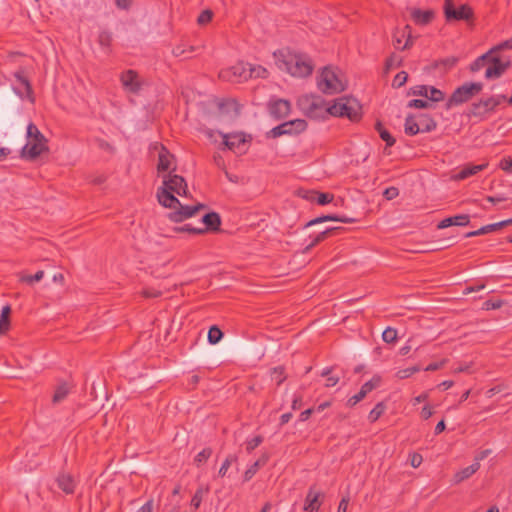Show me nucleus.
I'll return each instance as SVG.
<instances>
[{"label":"nucleus","mask_w":512,"mask_h":512,"mask_svg":"<svg viewBox=\"0 0 512 512\" xmlns=\"http://www.w3.org/2000/svg\"><path fill=\"white\" fill-rule=\"evenodd\" d=\"M273 55L278 68L292 76L307 77L313 72L314 65L307 55L293 53L284 49L274 52Z\"/></svg>","instance_id":"1"},{"label":"nucleus","mask_w":512,"mask_h":512,"mask_svg":"<svg viewBox=\"0 0 512 512\" xmlns=\"http://www.w3.org/2000/svg\"><path fill=\"white\" fill-rule=\"evenodd\" d=\"M27 143L21 149V157L30 161L35 160L43 152L48 151L47 139L34 123L27 127Z\"/></svg>","instance_id":"2"},{"label":"nucleus","mask_w":512,"mask_h":512,"mask_svg":"<svg viewBox=\"0 0 512 512\" xmlns=\"http://www.w3.org/2000/svg\"><path fill=\"white\" fill-rule=\"evenodd\" d=\"M330 115L347 117L351 121H358L361 118V105L355 98L341 97L330 106Z\"/></svg>","instance_id":"3"},{"label":"nucleus","mask_w":512,"mask_h":512,"mask_svg":"<svg viewBox=\"0 0 512 512\" xmlns=\"http://www.w3.org/2000/svg\"><path fill=\"white\" fill-rule=\"evenodd\" d=\"M299 106L304 114L311 119H325L330 115V106L319 96H304L299 100Z\"/></svg>","instance_id":"4"},{"label":"nucleus","mask_w":512,"mask_h":512,"mask_svg":"<svg viewBox=\"0 0 512 512\" xmlns=\"http://www.w3.org/2000/svg\"><path fill=\"white\" fill-rule=\"evenodd\" d=\"M483 84L481 82H466L457 87L446 102V109L463 104L475 95L481 92Z\"/></svg>","instance_id":"5"},{"label":"nucleus","mask_w":512,"mask_h":512,"mask_svg":"<svg viewBox=\"0 0 512 512\" xmlns=\"http://www.w3.org/2000/svg\"><path fill=\"white\" fill-rule=\"evenodd\" d=\"M317 86L324 94L332 95L345 90V85L329 67H324L318 77Z\"/></svg>","instance_id":"6"},{"label":"nucleus","mask_w":512,"mask_h":512,"mask_svg":"<svg viewBox=\"0 0 512 512\" xmlns=\"http://www.w3.org/2000/svg\"><path fill=\"white\" fill-rule=\"evenodd\" d=\"M510 66V57L492 52L489 59H487L485 77L489 80L500 78Z\"/></svg>","instance_id":"7"},{"label":"nucleus","mask_w":512,"mask_h":512,"mask_svg":"<svg viewBox=\"0 0 512 512\" xmlns=\"http://www.w3.org/2000/svg\"><path fill=\"white\" fill-rule=\"evenodd\" d=\"M443 9L447 22L469 21L474 15L473 9L468 4H461L459 7H456L454 0H445Z\"/></svg>","instance_id":"8"},{"label":"nucleus","mask_w":512,"mask_h":512,"mask_svg":"<svg viewBox=\"0 0 512 512\" xmlns=\"http://www.w3.org/2000/svg\"><path fill=\"white\" fill-rule=\"evenodd\" d=\"M219 77L228 82L240 83L251 79V74L249 73V63L240 61L235 65L223 69L219 73Z\"/></svg>","instance_id":"9"},{"label":"nucleus","mask_w":512,"mask_h":512,"mask_svg":"<svg viewBox=\"0 0 512 512\" xmlns=\"http://www.w3.org/2000/svg\"><path fill=\"white\" fill-rule=\"evenodd\" d=\"M175 169L174 167L168 174L163 175L162 186H160V188H166L168 191L179 196L187 197L189 194L187 182L184 177L173 173Z\"/></svg>","instance_id":"10"},{"label":"nucleus","mask_w":512,"mask_h":512,"mask_svg":"<svg viewBox=\"0 0 512 512\" xmlns=\"http://www.w3.org/2000/svg\"><path fill=\"white\" fill-rule=\"evenodd\" d=\"M307 127V123L302 119H295L292 121L284 122L274 128L268 133V137L277 138L282 135H292L303 132Z\"/></svg>","instance_id":"11"},{"label":"nucleus","mask_w":512,"mask_h":512,"mask_svg":"<svg viewBox=\"0 0 512 512\" xmlns=\"http://www.w3.org/2000/svg\"><path fill=\"white\" fill-rule=\"evenodd\" d=\"M204 208L205 205L201 203L194 206L183 205L180 203V205H178L173 211L168 213V218L172 222L180 223L188 218L193 217L200 209Z\"/></svg>","instance_id":"12"},{"label":"nucleus","mask_w":512,"mask_h":512,"mask_svg":"<svg viewBox=\"0 0 512 512\" xmlns=\"http://www.w3.org/2000/svg\"><path fill=\"white\" fill-rule=\"evenodd\" d=\"M14 78L18 83H20L24 87V92L19 90L18 88L14 87V92L21 98V99H27L32 104L35 102V96L33 92V88L31 85V82L29 81L28 77L25 75V70L23 68L18 69L14 72Z\"/></svg>","instance_id":"13"},{"label":"nucleus","mask_w":512,"mask_h":512,"mask_svg":"<svg viewBox=\"0 0 512 512\" xmlns=\"http://www.w3.org/2000/svg\"><path fill=\"white\" fill-rule=\"evenodd\" d=\"M504 100H506V96L504 95L491 96L487 99H482L477 103H473L472 113L477 116L494 111L495 108Z\"/></svg>","instance_id":"14"},{"label":"nucleus","mask_w":512,"mask_h":512,"mask_svg":"<svg viewBox=\"0 0 512 512\" xmlns=\"http://www.w3.org/2000/svg\"><path fill=\"white\" fill-rule=\"evenodd\" d=\"M270 115L279 120L287 117L291 112V103L286 99L270 100L268 103Z\"/></svg>","instance_id":"15"},{"label":"nucleus","mask_w":512,"mask_h":512,"mask_svg":"<svg viewBox=\"0 0 512 512\" xmlns=\"http://www.w3.org/2000/svg\"><path fill=\"white\" fill-rule=\"evenodd\" d=\"M121 83L124 89L130 93L137 94L141 89L139 76L134 70H127L121 74Z\"/></svg>","instance_id":"16"},{"label":"nucleus","mask_w":512,"mask_h":512,"mask_svg":"<svg viewBox=\"0 0 512 512\" xmlns=\"http://www.w3.org/2000/svg\"><path fill=\"white\" fill-rule=\"evenodd\" d=\"M174 194L175 193L168 191L166 188L159 187L157 189L156 197L160 205L174 210L181 203Z\"/></svg>","instance_id":"17"},{"label":"nucleus","mask_w":512,"mask_h":512,"mask_svg":"<svg viewBox=\"0 0 512 512\" xmlns=\"http://www.w3.org/2000/svg\"><path fill=\"white\" fill-rule=\"evenodd\" d=\"M201 223L205 225V227H199L204 230V234L206 232H218L220 231L221 217L217 212L212 211L202 217Z\"/></svg>","instance_id":"18"},{"label":"nucleus","mask_w":512,"mask_h":512,"mask_svg":"<svg viewBox=\"0 0 512 512\" xmlns=\"http://www.w3.org/2000/svg\"><path fill=\"white\" fill-rule=\"evenodd\" d=\"M469 223L470 216L468 214H460L443 219L438 223L437 228L445 229L450 226H467Z\"/></svg>","instance_id":"19"},{"label":"nucleus","mask_w":512,"mask_h":512,"mask_svg":"<svg viewBox=\"0 0 512 512\" xmlns=\"http://www.w3.org/2000/svg\"><path fill=\"white\" fill-rule=\"evenodd\" d=\"M173 159L174 155L171 154L166 147L161 146V149L158 154L157 171L159 173L169 171L171 169Z\"/></svg>","instance_id":"20"},{"label":"nucleus","mask_w":512,"mask_h":512,"mask_svg":"<svg viewBox=\"0 0 512 512\" xmlns=\"http://www.w3.org/2000/svg\"><path fill=\"white\" fill-rule=\"evenodd\" d=\"M487 163L484 164H466L464 165L461 170L454 176L455 180H464L466 178H469L470 176H473L477 174L480 171H483L487 167Z\"/></svg>","instance_id":"21"},{"label":"nucleus","mask_w":512,"mask_h":512,"mask_svg":"<svg viewBox=\"0 0 512 512\" xmlns=\"http://www.w3.org/2000/svg\"><path fill=\"white\" fill-rule=\"evenodd\" d=\"M320 496L321 493L315 492L313 487H311L305 499L304 510L306 512H318L322 504L321 501L319 500Z\"/></svg>","instance_id":"22"},{"label":"nucleus","mask_w":512,"mask_h":512,"mask_svg":"<svg viewBox=\"0 0 512 512\" xmlns=\"http://www.w3.org/2000/svg\"><path fill=\"white\" fill-rule=\"evenodd\" d=\"M479 468H480L479 462L472 463L468 467H465V468L461 469L460 471H458L457 473H455V475L453 477V482L455 484L461 483L462 481L470 478L474 473H476L479 470Z\"/></svg>","instance_id":"23"},{"label":"nucleus","mask_w":512,"mask_h":512,"mask_svg":"<svg viewBox=\"0 0 512 512\" xmlns=\"http://www.w3.org/2000/svg\"><path fill=\"white\" fill-rule=\"evenodd\" d=\"M411 17L416 24L427 25L433 20L434 13L431 10L422 11L420 9H414L411 12Z\"/></svg>","instance_id":"24"},{"label":"nucleus","mask_w":512,"mask_h":512,"mask_svg":"<svg viewBox=\"0 0 512 512\" xmlns=\"http://www.w3.org/2000/svg\"><path fill=\"white\" fill-rule=\"evenodd\" d=\"M58 487L66 494H72L75 490V482L71 475L60 474L57 479Z\"/></svg>","instance_id":"25"},{"label":"nucleus","mask_w":512,"mask_h":512,"mask_svg":"<svg viewBox=\"0 0 512 512\" xmlns=\"http://www.w3.org/2000/svg\"><path fill=\"white\" fill-rule=\"evenodd\" d=\"M420 132H431L436 129V121L428 114L421 113L417 115Z\"/></svg>","instance_id":"26"},{"label":"nucleus","mask_w":512,"mask_h":512,"mask_svg":"<svg viewBox=\"0 0 512 512\" xmlns=\"http://www.w3.org/2000/svg\"><path fill=\"white\" fill-rule=\"evenodd\" d=\"M268 455H262L257 461H255L244 473V481H249L257 473V471L266 465L268 462Z\"/></svg>","instance_id":"27"},{"label":"nucleus","mask_w":512,"mask_h":512,"mask_svg":"<svg viewBox=\"0 0 512 512\" xmlns=\"http://www.w3.org/2000/svg\"><path fill=\"white\" fill-rule=\"evenodd\" d=\"M342 228L341 227H331V228H328L322 232H320L312 241L311 243L305 248V251H309L310 249H312L314 246H316L317 244H319L320 242L324 241L326 238H328L329 236L337 233L338 231H340Z\"/></svg>","instance_id":"28"},{"label":"nucleus","mask_w":512,"mask_h":512,"mask_svg":"<svg viewBox=\"0 0 512 512\" xmlns=\"http://www.w3.org/2000/svg\"><path fill=\"white\" fill-rule=\"evenodd\" d=\"M417 116L409 114L405 119L404 131L409 136H414L420 133Z\"/></svg>","instance_id":"29"},{"label":"nucleus","mask_w":512,"mask_h":512,"mask_svg":"<svg viewBox=\"0 0 512 512\" xmlns=\"http://www.w3.org/2000/svg\"><path fill=\"white\" fill-rule=\"evenodd\" d=\"M458 60L459 59L455 56H450L447 58L436 60L433 62L432 68H434V69L443 68L444 71H448L451 68H453L454 66H456V64L458 63Z\"/></svg>","instance_id":"30"},{"label":"nucleus","mask_w":512,"mask_h":512,"mask_svg":"<svg viewBox=\"0 0 512 512\" xmlns=\"http://www.w3.org/2000/svg\"><path fill=\"white\" fill-rule=\"evenodd\" d=\"M512 224V218L510 219H507V220H503V221H500V222H497V223H493V224H488V225H485V226H482L481 228L478 229V233L481 234V235H484V234H487V233H490V232H494V231H497L503 227H506V226H509Z\"/></svg>","instance_id":"31"},{"label":"nucleus","mask_w":512,"mask_h":512,"mask_svg":"<svg viewBox=\"0 0 512 512\" xmlns=\"http://www.w3.org/2000/svg\"><path fill=\"white\" fill-rule=\"evenodd\" d=\"M375 129L379 133L380 138L385 141L387 147H391L395 144V138L389 133L387 129L384 128L380 121L376 122Z\"/></svg>","instance_id":"32"},{"label":"nucleus","mask_w":512,"mask_h":512,"mask_svg":"<svg viewBox=\"0 0 512 512\" xmlns=\"http://www.w3.org/2000/svg\"><path fill=\"white\" fill-rule=\"evenodd\" d=\"M69 391H70V388L67 383L63 382V383L59 384L55 389V392H54V395L52 398V402L54 404L61 402L62 400H64L67 397V395L69 394Z\"/></svg>","instance_id":"33"},{"label":"nucleus","mask_w":512,"mask_h":512,"mask_svg":"<svg viewBox=\"0 0 512 512\" xmlns=\"http://www.w3.org/2000/svg\"><path fill=\"white\" fill-rule=\"evenodd\" d=\"M244 143L245 139L242 135L232 134L224 136V144L230 150H233L234 148L239 147V145Z\"/></svg>","instance_id":"34"},{"label":"nucleus","mask_w":512,"mask_h":512,"mask_svg":"<svg viewBox=\"0 0 512 512\" xmlns=\"http://www.w3.org/2000/svg\"><path fill=\"white\" fill-rule=\"evenodd\" d=\"M492 53L491 50L487 51L483 55L479 56L475 61H473L470 65V70L472 72H477L483 67L487 68V59H489L490 54Z\"/></svg>","instance_id":"35"},{"label":"nucleus","mask_w":512,"mask_h":512,"mask_svg":"<svg viewBox=\"0 0 512 512\" xmlns=\"http://www.w3.org/2000/svg\"><path fill=\"white\" fill-rule=\"evenodd\" d=\"M208 492H209V486H205V487L200 486V487L196 490V492H195L194 496H193V497H192V499H191V506H192L195 510H197V509L200 507L201 502H202V499H203V495H204V494H207Z\"/></svg>","instance_id":"36"},{"label":"nucleus","mask_w":512,"mask_h":512,"mask_svg":"<svg viewBox=\"0 0 512 512\" xmlns=\"http://www.w3.org/2000/svg\"><path fill=\"white\" fill-rule=\"evenodd\" d=\"M195 48L193 46H189L186 48L184 45H177L173 48L172 54L175 57H183V58H190L191 54L194 52Z\"/></svg>","instance_id":"37"},{"label":"nucleus","mask_w":512,"mask_h":512,"mask_svg":"<svg viewBox=\"0 0 512 512\" xmlns=\"http://www.w3.org/2000/svg\"><path fill=\"white\" fill-rule=\"evenodd\" d=\"M19 281L27 283L29 285H32L34 282H39L44 277V271L39 270L34 275H24L20 273L19 275Z\"/></svg>","instance_id":"38"},{"label":"nucleus","mask_w":512,"mask_h":512,"mask_svg":"<svg viewBox=\"0 0 512 512\" xmlns=\"http://www.w3.org/2000/svg\"><path fill=\"white\" fill-rule=\"evenodd\" d=\"M223 338V332L216 325L210 327L208 331V342L210 344H217Z\"/></svg>","instance_id":"39"},{"label":"nucleus","mask_w":512,"mask_h":512,"mask_svg":"<svg viewBox=\"0 0 512 512\" xmlns=\"http://www.w3.org/2000/svg\"><path fill=\"white\" fill-rule=\"evenodd\" d=\"M249 73L252 78H267L268 70L261 65H252L249 63Z\"/></svg>","instance_id":"40"},{"label":"nucleus","mask_w":512,"mask_h":512,"mask_svg":"<svg viewBox=\"0 0 512 512\" xmlns=\"http://www.w3.org/2000/svg\"><path fill=\"white\" fill-rule=\"evenodd\" d=\"M173 231L176 233H189L193 235H202L204 234V230H201L199 227H193L191 224H185L182 226H177L173 228Z\"/></svg>","instance_id":"41"},{"label":"nucleus","mask_w":512,"mask_h":512,"mask_svg":"<svg viewBox=\"0 0 512 512\" xmlns=\"http://www.w3.org/2000/svg\"><path fill=\"white\" fill-rule=\"evenodd\" d=\"M386 406L383 402H379L375 405V407L369 413V420L371 423L376 422L384 413Z\"/></svg>","instance_id":"42"},{"label":"nucleus","mask_w":512,"mask_h":512,"mask_svg":"<svg viewBox=\"0 0 512 512\" xmlns=\"http://www.w3.org/2000/svg\"><path fill=\"white\" fill-rule=\"evenodd\" d=\"M238 458L235 454H230L226 457V459L224 460V462L222 463L219 471H218V475L220 477H225L227 475V471L229 469V467L231 466L232 463H235L237 462Z\"/></svg>","instance_id":"43"},{"label":"nucleus","mask_w":512,"mask_h":512,"mask_svg":"<svg viewBox=\"0 0 512 512\" xmlns=\"http://www.w3.org/2000/svg\"><path fill=\"white\" fill-rule=\"evenodd\" d=\"M431 102H441L445 98L444 92L436 87H428V96L426 97Z\"/></svg>","instance_id":"44"},{"label":"nucleus","mask_w":512,"mask_h":512,"mask_svg":"<svg viewBox=\"0 0 512 512\" xmlns=\"http://www.w3.org/2000/svg\"><path fill=\"white\" fill-rule=\"evenodd\" d=\"M381 383V377L378 375H375L371 380L367 381L361 386V390L363 393L368 394L373 389L377 388Z\"/></svg>","instance_id":"45"},{"label":"nucleus","mask_w":512,"mask_h":512,"mask_svg":"<svg viewBox=\"0 0 512 512\" xmlns=\"http://www.w3.org/2000/svg\"><path fill=\"white\" fill-rule=\"evenodd\" d=\"M212 455V449L207 447L200 451L194 458L195 464L199 467L205 463Z\"/></svg>","instance_id":"46"},{"label":"nucleus","mask_w":512,"mask_h":512,"mask_svg":"<svg viewBox=\"0 0 512 512\" xmlns=\"http://www.w3.org/2000/svg\"><path fill=\"white\" fill-rule=\"evenodd\" d=\"M403 64V59L392 53L385 61V69L390 70L393 67H400Z\"/></svg>","instance_id":"47"},{"label":"nucleus","mask_w":512,"mask_h":512,"mask_svg":"<svg viewBox=\"0 0 512 512\" xmlns=\"http://www.w3.org/2000/svg\"><path fill=\"white\" fill-rule=\"evenodd\" d=\"M112 42V34L107 30H103L98 35V43L104 48H109Z\"/></svg>","instance_id":"48"},{"label":"nucleus","mask_w":512,"mask_h":512,"mask_svg":"<svg viewBox=\"0 0 512 512\" xmlns=\"http://www.w3.org/2000/svg\"><path fill=\"white\" fill-rule=\"evenodd\" d=\"M401 37H407L405 44L402 46L401 50L410 49L413 46V38L411 36V26L406 25L401 32Z\"/></svg>","instance_id":"49"},{"label":"nucleus","mask_w":512,"mask_h":512,"mask_svg":"<svg viewBox=\"0 0 512 512\" xmlns=\"http://www.w3.org/2000/svg\"><path fill=\"white\" fill-rule=\"evenodd\" d=\"M408 108L427 109L432 107V104L423 99H412L407 104Z\"/></svg>","instance_id":"50"},{"label":"nucleus","mask_w":512,"mask_h":512,"mask_svg":"<svg viewBox=\"0 0 512 512\" xmlns=\"http://www.w3.org/2000/svg\"><path fill=\"white\" fill-rule=\"evenodd\" d=\"M321 219L325 221H337L342 223H354L356 220L354 218H350L347 216H338V215H323Z\"/></svg>","instance_id":"51"},{"label":"nucleus","mask_w":512,"mask_h":512,"mask_svg":"<svg viewBox=\"0 0 512 512\" xmlns=\"http://www.w3.org/2000/svg\"><path fill=\"white\" fill-rule=\"evenodd\" d=\"M271 374L272 378L276 381L277 385L282 384L286 379L283 366L274 367L272 369Z\"/></svg>","instance_id":"52"},{"label":"nucleus","mask_w":512,"mask_h":512,"mask_svg":"<svg viewBox=\"0 0 512 512\" xmlns=\"http://www.w3.org/2000/svg\"><path fill=\"white\" fill-rule=\"evenodd\" d=\"M382 339L386 343H393L397 339V330L391 327L386 328L382 333Z\"/></svg>","instance_id":"53"},{"label":"nucleus","mask_w":512,"mask_h":512,"mask_svg":"<svg viewBox=\"0 0 512 512\" xmlns=\"http://www.w3.org/2000/svg\"><path fill=\"white\" fill-rule=\"evenodd\" d=\"M407 79H408L407 72L401 71L398 74H396V76L394 77V79L392 81V86L394 88H400L407 82Z\"/></svg>","instance_id":"54"},{"label":"nucleus","mask_w":512,"mask_h":512,"mask_svg":"<svg viewBox=\"0 0 512 512\" xmlns=\"http://www.w3.org/2000/svg\"><path fill=\"white\" fill-rule=\"evenodd\" d=\"M408 95H415V96H422L427 97L428 96V86L427 85H417L412 88H410Z\"/></svg>","instance_id":"55"},{"label":"nucleus","mask_w":512,"mask_h":512,"mask_svg":"<svg viewBox=\"0 0 512 512\" xmlns=\"http://www.w3.org/2000/svg\"><path fill=\"white\" fill-rule=\"evenodd\" d=\"M212 17H213V12L211 10L207 9L200 13V15L197 18V22L199 25H205L212 20Z\"/></svg>","instance_id":"56"},{"label":"nucleus","mask_w":512,"mask_h":512,"mask_svg":"<svg viewBox=\"0 0 512 512\" xmlns=\"http://www.w3.org/2000/svg\"><path fill=\"white\" fill-rule=\"evenodd\" d=\"M315 196L317 197V204L319 205L329 204L334 199V195L331 193L317 192V195Z\"/></svg>","instance_id":"57"},{"label":"nucleus","mask_w":512,"mask_h":512,"mask_svg":"<svg viewBox=\"0 0 512 512\" xmlns=\"http://www.w3.org/2000/svg\"><path fill=\"white\" fill-rule=\"evenodd\" d=\"M262 442H263V437L262 436H260V435L255 436L254 438H252L249 441H247V443H246V450L248 452H251L255 448H257Z\"/></svg>","instance_id":"58"},{"label":"nucleus","mask_w":512,"mask_h":512,"mask_svg":"<svg viewBox=\"0 0 512 512\" xmlns=\"http://www.w3.org/2000/svg\"><path fill=\"white\" fill-rule=\"evenodd\" d=\"M141 294L145 298H157L162 295V292L154 288H145L142 290Z\"/></svg>","instance_id":"59"},{"label":"nucleus","mask_w":512,"mask_h":512,"mask_svg":"<svg viewBox=\"0 0 512 512\" xmlns=\"http://www.w3.org/2000/svg\"><path fill=\"white\" fill-rule=\"evenodd\" d=\"M366 395L367 394L363 393L362 390L360 389V391L357 394H355L354 396H352L348 399L347 405L350 407L355 406L358 402L363 400L366 397Z\"/></svg>","instance_id":"60"},{"label":"nucleus","mask_w":512,"mask_h":512,"mask_svg":"<svg viewBox=\"0 0 512 512\" xmlns=\"http://www.w3.org/2000/svg\"><path fill=\"white\" fill-rule=\"evenodd\" d=\"M504 49H512V38L492 47L490 50L499 54Z\"/></svg>","instance_id":"61"},{"label":"nucleus","mask_w":512,"mask_h":512,"mask_svg":"<svg viewBox=\"0 0 512 512\" xmlns=\"http://www.w3.org/2000/svg\"><path fill=\"white\" fill-rule=\"evenodd\" d=\"M398 195H399V190L396 187H388L383 192V196L387 200H392V199L396 198Z\"/></svg>","instance_id":"62"},{"label":"nucleus","mask_w":512,"mask_h":512,"mask_svg":"<svg viewBox=\"0 0 512 512\" xmlns=\"http://www.w3.org/2000/svg\"><path fill=\"white\" fill-rule=\"evenodd\" d=\"M409 459H410V464L413 468H418L423 461L422 455L419 453L410 454Z\"/></svg>","instance_id":"63"},{"label":"nucleus","mask_w":512,"mask_h":512,"mask_svg":"<svg viewBox=\"0 0 512 512\" xmlns=\"http://www.w3.org/2000/svg\"><path fill=\"white\" fill-rule=\"evenodd\" d=\"M499 167L505 172L512 173V159L503 158L500 161Z\"/></svg>","instance_id":"64"}]
</instances>
